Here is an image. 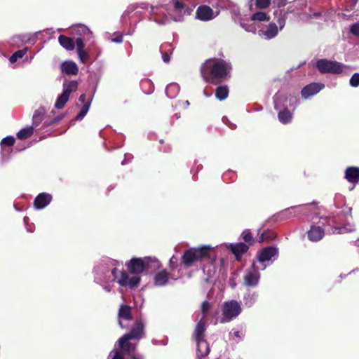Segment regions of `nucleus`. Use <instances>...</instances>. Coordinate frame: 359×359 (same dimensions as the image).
Masks as SVG:
<instances>
[{
	"mask_svg": "<svg viewBox=\"0 0 359 359\" xmlns=\"http://www.w3.org/2000/svg\"><path fill=\"white\" fill-rule=\"evenodd\" d=\"M307 208L305 205H299L291 207L285 210L282 214L285 216L287 218H289L292 216L298 215L302 212L304 211Z\"/></svg>",
	"mask_w": 359,
	"mask_h": 359,
	"instance_id": "obj_28",
	"label": "nucleus"
},
{
	"mask_svg": "<svg viewBox=\"0 0 359 359\" xmlns=\"http://www.w3.org/2000/svg\"><path fill=\"white\" fill-rule=\"evenodd\" d=\"M218 15V12H215L210 6L202 5L198 7L196 12V18L201 21H209Z\"/></svg>",
	"mask_w": 359,
	"mask_h": 359,
	"instance_id": "obj_12",
	"label": "nucleus"
},
{
	"mask_svg": "<svg viewBox=\"0 0 359 359\" xmlns=\"http://www.w3.org/2000/svg\"><path fill=\"white\" fill-rule=\"evenodd\" d=\"M278 250L276 247H266L262 250L257 255L258 261L263 264L262 269L276 259L278 257Z\"/></svg>",
	"mask_w": 359,
	"mask_h": 359,
	"instance_id": "obj_10",
	"label": "nucleus"
},
{
	"mask_svg": "<svg viewBox=\"0 0 359 359\" xmlns=\"http://www.w3.org/2000/svg\"><path fill=\"white\" fill-rule=\"evenodd\" d=\"M346 179L351 183H357L359 182V168L350 167L346 170Z\"/></svg>",
	"mask_w": 359,
	"mask_h": 359,
	"instance_id": "obj_23",
	"label": "nucleus"
},
{
	"mask_svg": "<svg viewBox=\"0 0 359 359\" xmlns=\"http://www.w3.org/2000/svg\"><path fill=\"white\" fill-rule=\"evenodd\" d=\"M233 20L235 22L239 21L241 27H243L246 32H252V33L256 32L257 27H256V25L254 22V21H251L250 20L248 22H245L243 20H239L237 18V14L236 13H234V15H233Z\"/></svg>",
	"mask_w": 359,
	"mask_h": 359,
	"instance_id": "obj_26",
	"label": "nucleus"
},
{
	"mask_svg": "<svg viewBox=\"0 0 359 359\" xmlns=\"http://www.w3.org/2000/svg\"><path fill=\"white\" fill-rule=\"evenodd\" d=\"M292 12V10L290 9H288L287 11L282 9H277L274 11V18L279 25L280 30L283 29L285 27L287 14Z\"/></svg>",
	"mask_w": 359,
	"mask_h": 359,
	"instance_id": "obj_20",
	"label": "nucleus"
},
{
	"mask_svg": "<svg viewBox=\"0 0 359 359\" xmlns=\"http://www.w3.org/2000/svg\"><path fill=\"white\" fill-rule=\"evenodd\" d=\"M180 276L169 274L166 271L163 270L156 273L154 276V284L156 286H164L170 283L172 280H177Z\"/></svg>",
	"mask_w": 359,
	"mask_h": 359,
	"instance_id": "obj_13",
	"label": "nucleus"
},
{
	"mask_svg": "<svg viewBox=\"0 0 359 359\" xmlns=\"http://www.w3.org/2000/svg\"><path fill=\"white\" fill-rule=\"evenodd\" d=\"M177 257L175 255H173L169 261V266L171 271H174L175 267L177 266Z\"/></svg>",
	"mask_w": 359,
	"mask_h": 359,
	"instance_id": "obj_46",
	"label": "nucleus"
},
{
	"mask_svg": "<svg viewBox=\"0 0 359 359\" xmlns=\"http://www.w3.org/2000/svg\"><path fill=\"white\" fill-rule=\"evenodd\" d=\"M185 104H186L187 106H189V101H186V102H185Z\"/></svg>",
	"mask_w": 359,
	"mask_h": 359,
	"instance_id": "obj_61",
	"label": "nucleus"
},
{
	"mask_svg": "<svg viewBox=\"0 0 359 359\" xmlns=\"http://www.w3.org/2000/svg\"><path fill=\"white\" fill-rule=\"evenodd\" d=\"M320 15H321V13L316 12V13H313V14H311L310 15V18H317L320 17Z\"/></svg>",
	"mask_w": 359,
	"mask_h": 359,
	"instance_id": "obj_54",
	"label": "nucleus"
},
{
	"mask_svg": "<svg viewBox=\"0 0 359 359\" xmlns=\"http://www.w3.org/2000/svg\"><path fill=\"white\" fill-rule=\"evenodd\" d=\"M258 293L257 292L249 291L243 297V302L245 306L252 307L257 302Z\"/></svg>",
	"mask_w": 359,
	"mask_h": 359,
	"instance_id": "obj_27",
	"label": "nucleus"
},
{
	"mask_svg": "<svg viewBox=\"0 0 359 359\" xmlns=\"http://www.w3.org/2000/svg\"><path fill=\"white\" fill-rule=\"evenodd\" d=\"M259 279L260 273L255 263H253L243 276V284L246 287H255L257 286Z\"/></svg>",
	"mask_w": 359,
	"mask_h": 359,
	"instance_id": "obj_11",
	"label": "nucleus"
},
{
	"mask_svg": "<svg viewBox=\"0 0 359 359\" xmlns=\"http://www.w3.org/2000/svg\"><path fill=\"white\" fill-rule=\"evenodd\" d=\"M116 260L106 258L98 263L94 269L95 281L102 286L107 292H110L113 283L116 282L121 286H133L137 282V278H129L124 271L117 270Z\"/></svg>",
	"mask_w": 359,
	"mask_h": 359,
	"instance_id": "obj_1",
	"label": "nucleus"
},
{
	"mask_svg": "<svg viewBox=\"0 0 359 359\" xmlns=\"http://www.w3.org/2000/svg\"><path fill=\"white\" fill-rule=\"evenodd\" d=\"M330 222V219L327 217H321L319 220L318 224H321L322 226H325L327 223H329Z\"/></svg>",
	"mask_w": 359,
	"mask_h": 359,
	"instance_id": "obj_50",
	"label": "nucleus"
},
{
	"mask_svg": "<svg viewBox=\"0 0 359 359\" xmlns=\"http://www.w3.org/2000/svg\"><path fill=\"white\" fill-rule=\"evenodd\" d=\"M353 230V226H351L350 228L343 227L341 229H340V231L339 232V233H344V232H347V231H351Z\"/></svg>",
	"mask_w": 359,
	"mask_h": 359,
	"instance_id": "obj_52",
	"label": "nucleus"
},
{
	"mask_svg": "<svg viewBox=\"0 0 359 359\" xmlns=\"http://www.w3.org/2000/svg\"><path fill=\"white\" fill-rule=\"evenodd\" d=\"M118 323L121 327H124L122 320H130L132 319L131 308L129 306L122 305L118 311Z\"/></svg>",
	"mask_w": 359,
	"mask_h": 359,
	"instance_id": "obj_22",
	"label": "nucleus"
},
{
	"mask_svg": "<svg viewBox=\"0 0 359 359\" xmlns=\"http://www.w3.org/2000/svg\"><path fill=\"white\" fill-rule=\"evenodd\" d=\"M28 219H29L28 217H24V222L26 224L27 222L28 221Z\"/></svg>",
	"mask_w": 359,
	"mask_h": 359,
	"instance_id": "obj_60",
	"label": "nucleus"
},
{
	"mask_svg": "<svg viewBox=\"0 0 359 359\" xmlns=\"http://www.w3.org/2000/svg\"><path fill=\"white\" fill-rule=\"evenodd\" d=\"M34 133L32 127H27L21 129L18 133L17 137L20 140H25L29 137Z\"/></svg>",
	"mask_w": 359,
	"mask_h": 359,
	"instance_id": "obj_33",
	"label": "nucleus"
},
{
	"mask_svg": "<svg viewBox=\"0 0 359 359\" xmlns=\"http://www.w3.org/2000/svg\"><path fill=\"white\" fill-rule=\"evenodd\" d=\"M350 32L353 35H355V36L359 35V22H356L351 26Z\"/></svg>",
	"mask_w": 359,
	"mask_h": 359,
	"instance_id": "obj_47",
	"label": "nucleus"
},
{
	"mask_svg": "<svg viewBox=\"0 0 359 359\" xmlns=\"http://www.w3.org/2000/svg\"><path fill=\"white\" fill-rule=\"evenodd\" d=\"M80 61L82 63H86L89 60V54L85 50H81L77 52Z\"/></svg>",
	"mask_w": 359,
	"mask_h": 359,
	"instance_id": "obj_41",
	"label": "nucleus"
},
{
	"mask_svg": "<svg viewBox=\"0 0 359 359\" xmlns=\"http://www.w3.org/2000/svg\"><path fill=\"white\" fill-rule=\"evenodd\" d=\"M266 233H262V236L259 237V238L258 239V241L259 242H262V241H264V240H266L267 238L266 236Z\"/></svg>",
	"mask_w": 359,
	"mask_h": 359,
	"instance_id": "obj_55",
	"label": "nucleus"
},
{
	"mask_svg": "<svg viewBox=\"0 0 359 359\" xmlns=\"http://www.w3.org/2000/svg\"><path fill=\"white\" fill-rule=\"evenodd\" d=\"M69 96L67 95L66 93H62L60 95L55 103V107L57 109H61L64 107L65 104L69 100Z\"/></svg>",
	"mask_w": 359,
	"mask_h": 359,
	"instance_id": "obj_32",
	"label": "nucleus"
},
{
	"mask_svg": "<svg viewBox=\"0 0 359 359\" xmlns=\"http://www.w3.org/2000/svg\"><path fill=\"white\" fill-rule=\"evenodd\" d=\"M90 106V102H86L83 105L80 113L76 116L75 120L76 121H81L84 118V116L86 115V114L88 113Z\"/></svg>",
	"mask_w": 359,
	"mask_h": 359,
	"instance_id": "obj_37",
	"label": "nucleus"
},
{
	"mask_svg": "<svg viewBox=\"0 0 359 359\" xmlns=\"http://www.w3.org/2000/svg\"><path fill=\"white\" fill-rule=\"evenodd\" d=\"M108 359H123V356L118 351L114 349L110 352Z\"/></svg>",
	"mask_w": 359,
	"mask_h": 359,
	"instance_id": "obj_43",
	"label": "nucleus"
},
{
	"mask_svg": "<svg viewBox=\"0 0 359 359\" xmlns=\"http://www.w3.org/2000/svg\"><path fill=\"white\" fill-rule=\"evenodd\" d=\"M271 2V0H255V5L259 8H265L270 5Z\"/></svg>",
	"mask_w": 359,
	"mask_h": 359,
	"instance_id": "obj_42",
	"label": "nucleus"
},
{
	"mask_svg": "<svg viewBox=\"0 0 359 359\" xmlns=\"http://www.w3.org/2000/svg\"><path fill=\"white\" fill-rule=\"evenodd\" d=\"M151 7H154V6H149V4H147V3H140V4H131L124 11L122 17L123 18H126L127 16H129V15L130 13H132L133 12H134V11H135V13L141 14L143 12H144L145 11H147L149 8H150V10H151V17H150V19L151 20H153L152 18H151L152 15H153V11H152Z\"/></svg>",
	"mask_w": 359,
	"mask_h": 359,
	"instance_id": "obj_14",
	"label": "nucleus"
},
{
	"mask_svg": "<svg viewBox=\"0 0 359 359\" xmlns=\"http://www.w3.org/2000/svg\"><path fill=\"white\" fill-rule=\"evenodd\" d=\"M242 311L241 303L236 300L226 301L222 306V317L219 320L222 323L231 321Z\"/></svg>",
	"mask_w": 359,
	"mask_h": 359,
	"instance_id": "obj_8",
	"label": "nucleus"
},
{
	"mask_svg": "<svg viewBox=\"0 0 359 359\" xmlns=\"http://www.w3.org/2000/svg\"><path fill=\"white\" fill-rule=\"evenodd\" d=\"M60 44L67 50H73L75 48V42L71 37L60 35L58 37Z\"/></svg>",
	"mask_w": 359,
	"mask_h": 359,
	"instance_id": "obj_25",
	"label": "nucleus"
},
{
	"mask_svg": "<svg viewBox=\"0 0 359 359\" xmlns=\"http://www.w3.org/2000/svg\"><path fill=\"white\" fill-rule=\"evenodd\" d=\"M242 236L243 240L247 243H250L252 240V234L248 230L244 231L242 233Z\"/></svg>",
	"mask_w": 359,
	"mask_h": 359,
	"instance_id": "obj_45",
	"label": "nucleus"
},
{
	"mask_svg": "<svg viewBox=\"0 0 359 359\" xmlns=\"http://www.w3.org/2000/svg\"><path fill=\"white\" fill-rule=\"evenodd\" d=\"M144 335V325L141 321L137 322L130 332L124 334L118 339V345L121 348L128 354L131 359H143V356L135 353L136 344L130 342L131 339L139 340Z\"/></svg>",
	"mask_w": 359,
	"mask_h": 359,
	"instance_id": "obj_4",
	"label": "nucleus"
},
{
	"mask_svg": "<svg viewBox=\"0 0 359 359\" xmlns=\"http://www.w3.org/2000/svg\"><path fill=\"white\" fill-rule=\"evenodd\" d=\"M316 67L322 74H340L347 67L337 61H331L327 59L318 60L316 62Z\"/></svg>",
	"mask_w": 359,
	"mask_h": 359,
	"instance_id": "obj_9",
	"label": "nucleus"
},
{
	"mask_svg": "<svg viewBox=\"0 0 359 359\" xmlns=\"http://www.w3.org/2000/svg\"><path fill=\"white\" fill-rule=\"evenodd\" d=\"M15 143V138L13 136H8L4 137L1 142V144L2 147L4 146H8L11 147Z\"/></svg>",
	"mask_w": 359,
	"mask_h": 359,
	"instance_id": "obj_40",
	"label": "nucleus"
},
{
	"mask_svg": "<svg viewBox=\"0 0 359 359\" xmlns=\"http://www.w3.org/2000/svg\"><path fill=\"white\" fill-rule=\"evenodd\" d=\"M86 39H83L82 37H77L76 39L75 46H76L77 52L83 50L85 47V41Z\"/></svg>",
	"mask_w": 359,
	"mask_h": 359,
	"instance_id": "obj_39",
	"label": "nucleus"
},
{
	"mask_svg": "<svg viewBox=\"0 0 359 359\" xmlns=\"http://www.w3.org/2000/svg\"><path fill=\"white\" fill-rule=\"evenodd\" d=\"M141 86H142V88H144V86H151L152 83H151V82L149 80L147 79V80H144V81H142Z\"/></svg>",
	"mask_w": 359,
	"mask_h": 359,
	"instance_id": "obj_51",
	"label": "nucleus"
},
{
	"mask_svg": "<svg viewBox=\"0 0 359 359\" xmlns=\"http://www.w3.org/2000/svg\"><path fill=\"white\" fill-rule=\"evenodd\" d=\"M271 2L278 7L283 6L285 5L286 0H271Z\"/></svg>",
	"mask_w": 359,
	"mask_h": 359,
	"instance_id": "obj_49",
	"label": "nucleus"
},
{
	"mask_svg": "<svg viewBox=\"0 0 359 359\" xmlns=\"http://www.w3.org/2000/svg\"><path fill=\"white\" fill-rule=\"evenodd\" d=\"M269 20V17L265 12L259 11L254 13L251 18V21H268Z\"/></svg>",
	"mask_w": 359,
	"mask_h": 359,
	"instance_id": "obj_34",
	"label": "nucleus"
},
{
	"mask_svg": "<svg viewBox=\"0 0 359 359\" xmlns=\"http://www.w3.org/2000/svg\"><path fill=\"white\" fill-rule=\"evenodd\" d=\"M262 36L266 39L274 38L278 33V29L275 23H270L265 30L261 31Z\"/></svg>",
	"mask_w": 359,
	"mask_h": 359,
	"instance_id": "obj_24",
	"label": "nucleus"
},
{
	"mask_svg": "<svg viewBox=\"0 0 359 359\" xmlns=\"http://www.w3.org/2000/svg\"><path fill=\"white\" fill-rule=\"evenodd\" d=\"M151 262L158 263V261L155 258L152 259L151 257H145L144 259L133 258L126 264L127 268L128 269V272L126 271L127 276L129 278H137V282L135 283V285L128 286L129 287L133 288L138 286L140 281V274L144 271L149 270Z\"/></svg>",
	"mask_w": 359,
	"mask_h": 359,
	"instance_id": "obj_6",
	"label": "nucleus"
},
{
	"mask_svg": "<svg viewBox=\"0 0 359 359\" xmlns=\"http://www.w3.org/2000/svg\"><path fill=\"white\" fill-rule=\"evenodd\" d=\"M111 41L114 43H121L123 41V35L117 34L116 37L111 39Z\"/></svg>",
	"mask_w": 359,
	"mask_h": 359,
	"instance_id": "obj_48",
	"label": "nucleus"
},
{
	"mask_svg": "<svg viewBox=\"0 0 359 359\" xmlns=\"http://www.w3.org/2000/svg\"><path fill=\"white\" fill-rule=\"evenodd\" d=\"M350 85L353 87L359 86V73H355L350 79Z\"/></svg>",
	"mask_w": 359,
	"mask_h": 359,
	"instance_id": "obj_44",
	"label": "nucleus"
},
{
	"mask_svg": "<svg viewBox=\"0 0 359 359\" xmlns=\"http://www.w3.org/2000/svg\"><path fill=\"white\" fill-rule=\"evenodd\" d=\"M43 114H44L43 111L40 110V109L34 111L32 120H33V124L35 126H37L42 121V120L43 118Z\"/></svg>",
	"mask_w": 359,
	"mask_h": 359,
	"instance_id": "obj_36",
	"label": "nucleus"
},
{
	"mask_svg": "<svg viewBox=\"0 0 359 359\" xmlns=\"http://www.w3.org/2000/svg\"><path fill=\"white\" fill-rule=\"evenodd\" d=\"M325 88V85L321 83H312L306 86H305L302 90V96L304 99H308L309 97L315 95L318 93H319L322 89Z\"/></svg>",
	"mask_w": 359,
	"mask_h": 359,
	"instance_id": "obj_15",
	"label": "nucleus"
},
{
	"mask_svg": "<svg viewBox=\"0 0 359 359\" xmlns=\"http://www.w3.org/2000/svg\"><path fill=\"white\" fill-rule=\"evenodd\" d=\"M219 248L229 249L236 256L237 259H239L243 253L248 251V245L243 243H238L236 244H222Z\"/></svg>",
	"mask_w": 359,
	"mask_h": 359,
	"instance_id": "obj_16",
	"label": "nucleus"
},
{
	"mask_svg": "<svg viewBox=\"0 0 359 359\" xmlns=\"http://www.w3.org/2000/svg\"><path fill=\"white\" fill-rule=\"evenodd\" d=\"M213 249L210 245H202L198 248H192L186 250L182 256V262L189 267L198 262L210 259V250Z\"/></svg>",
	"mask_w": 359,
	"mask_h": 359,
	"instance_id": "obj_7",
	"label": "nucleus"
},
{
	"mask_svg": "<svg viewBox=\"0 0 359 359\" xmlns=\"http://www.w3.org/2000/svg\"><path fill=\"white\" fill-rule=\"evenodd\" d=\"M27 231L29 232H33L34 229L31 227H27Z\"/></svg>",
	"mask_w": 359,
	"mask_h": 359,
	"instance_id": "obj_59",
	"label": "nucleus"
},
{
	"mask_svg": "<svg viewBox=\"0 0 359 359\" xmlns=\"http://www.w3.org/2000/svg\"><path fill=\"white\" fill-rule=\"evenodd\" d=\"M203 94L207 97H209L210 96V94H208L205 90L203 91Z\"/></svg>",
	"mask_w": 359,
	"mask_h": 359,
	"instance_id": "obj_58",
	"label": "nucleus"
},
{
	"mask_svg": "<svg viewBox=\"0 0 359 359\" xmlns=\"http://www.w3.org/2000/svg\"><path fill=\"white\" fill-rule=\"evenodd\" d=\"M153 91V89L151 88L147 93H151Z\"/></svg>",
	"mask_w": 359,
	"mask_h": 359,
	"instance_id": "obj_63",
	"label": "nucleus"
},
{
	"mask_svg": "<svg viewBox=\"0 0 359 359\" xmlns=\"http://www.w3.org/2000/svg\"><path fill=\"white\" fill-rule=\"evenodd\" d=\"M79 100L83 103L85 104V100H86V95L84 94L81 95L80 97H79Z\"/></svg>",
	"mask_w": 359,
	"mask_h": 359,
	"instance_id": "obj_56",
	"label": "nucleus"
},
{
	"mask_svg": "<svg viewBox=\"0 0 359 359\" xmlns=\"http://www.w3.org/2000/svg\"><path fill=\"white\" fill-rule=\"evenodd\" d=\"M211 308L212 305L210 302H203L201 306V311L196 316L195 320L197 321V324L194 331V338L197 346V359L207 356L210 352V347L204 338V332L206 330L208 319L211 313Z\"/></svg>",
	"mask_w": 359,
	"mask_h": 359,
	"instance_id": "obj_2",
	"label": "nucleus"
},
{
	"mask_svg": "<svg viewBox=\"0 0 359 359\" xmlns=\"http://www.w3.org/2000/svg\"><path fill=\"white\" fill-rule=\"evenodd\" d=\"M72 32L78 37H82L86 40H90L93 38L92 32L84 25H77L72 27Z\"/></svg>",
	"mask_w": 359,
	"mask_h": 359,
	"instance_id": "obj_17",
	"label": "nucleus"
},
{
	"mask_svg": "<svg viewBox=\"0 0 359 359\" xmlns=\"http://www.w3.org/2000/svg\"><path fill=\"white\" fill-rule=\"evenodd\" d=\"M234 335L236 337H239V338H242V334L241 333L239 332V331H236L234 332Z\"/></svg>",
	"mask_w": 359,
	"mask_h": 359,
	"instance_id": "obj_57",
	"label": "nucleus"
},
{
	"mask_svg": "<svg viewBox=\"0 0 359 359\" xmlns=\"http://www.w3.org/2000/svg\"><path fill=\"white\" fill-rule=\"evenodd\" d=\"M162 58L165 62H168L170 60V56L167 53H163L162 55Z\"/></svg>",
	"mask_w": 359,
	"mask_h": 359,
	"instance_id": "obj_53",
	"label": "nucleus"
},
{
	"mask_svg": "<svg viewBox=\"0 0 359 359\" xmlns=\"http://www.w3.org/2000/svg\"><path fill=\"white\" fill-rule=\"evenodd\" d=\"M62 72L67 75H76L79 68L74 62L67 60L61 65Z\"/></svg>",
	"mask_w": 359,
	"mask_h": 359,
	"instance_id": "obj_21",
	"label": "nucleus"
},
{
	"mask_svg": "<svg viewBox=\"0 0 359 359\" xmlns=\"http://www.w3.org/2000/svg\"><path fill=\"white\" fill-rule=\"evenodd\" d=\"M229 127H230L231 129H234V128H235V127H234V126H229Z\"/></svg>",
	"mask_w": 359,
	"mask_h": 359,
	"instance_id": "obj_64",
	"label": "nucleus"
},
{
	"mask_svg": "<svg viewBox=\"0 0 359 359\" xmlns=\"http://www.w3.org/2000/svg\"><path fill=\"white\" fill-rule=\"evenodd\" d=\"M78 82L76 81H70L63 84V93L70 96V94L76 90Z\"/></svg>",
	"mask_w": 359,
	"mask_h": 359,
	"instance_id": "obj_30",
	"label": "nucleus"
},
{
	"mask_svg": "<svg viewBox=\"0 0 359 359\" xmlns=\"http://www.w3.org/2000/svg\"><path fill=\"white\" fill-rule=\"evenodd\" d=\"M308 238L311 241L316 242L323 238L325 230L320 226H311L307 232Z\"/></svg>",
	"mask_w": 359,
	"mask_h": 359,
	"instance_id": "obj_18",
	"label": "nucleus"
},
{
	"mask_svg": "<svg viewBox=\"0 0 359 359\" xmlns=\"http://www.w3.org/2000/svg\"><path fill=\"white\" fill-rule=\"evenodd\" d=\"M28 48L17 50L10 57L9 60L11 63L15 62L18 59L22 58L27 52Z\"/></svg>",
	"mask_w": 359,
	"mask_h": 359,
	"instance_id": "obj_35",
	"label": "nucleus"
},
{
	"mask_svg": "<svg viewBox=\"0 0 359 359\" xmlns=\"http://www.w3.org/2000/svg\"><path fill=\"white\" fill-rule=\"evenodd\" d=\"M125 163H126V161H123L121 162V164H122V165H124Z\"/></svg>",
	"mask_w": 359,
	"mask_h": 359,
	"instance_id": "obj_62",
	"label": "nucleus"
},
{
	"mask_svg": "<svg viewBox=\"0 0 359 359\" xmlns=\"http://www.w3.org/2000/svg\"><path fill=\"white\" fill-rule=\"evenodd\" d=\"M51 195L46 193L39 194L34 200V207L41 210L46 207L51 201Z\"/></svg>",
	"mask_w": 359,
	"mask_h": 359,
	"instance_id": "obj_19",
	"label": "nucleus"
},
{
	"mask_svg": "<svg viewBox=\"0 0 359 359\" xmlns=\"http://www.w3.org/2000/svg\"><path fill=\"white\" fill-rule=\"evenodd\" d=\"M229 95V88L227 86H218L215 90V96L217 100H224Z\"/></svg>",
	"mask_w": 359,
	"mask_h": 359,
	"instance_id": "obj_31",
	"label": "nucleus"
},
{
	"mask_svg": "<svg viewBox=\"0 0 359 359\" xmlns=\"http://www.w3.org/2000/svg\"><path fill=\"white\" fill-rule=\"evenodd\" d=\"M180 92V86L176 83H172L167 86L165 89V93L167 96L170 98H175Z\"/></svg>",
	"mask_w": 359,
	"mask_h": 359,
	"instance_id": "obj_29",
	"label": "nucleus"
},
{
	"mask_svg": "<svg viewBox=\"0 0 359 359\" xmlns=\"http://www.w3.org/2000/svg\"><path fill=\"white\" fill-rule=\"evenodd\" d=\"M231 69L230 63L217 59L207 60L201 67V74L206 82L216 83L225 79Z\"/></svg>",
	"mask_w": 359,
	"mask_h": 359,
	"instance_id": "obj_3",
	"label": "nucleus"
},
{
	"mask_svg": "<svg viewBox=\"0 0 359 359\" xmlns=\"http://www.w3.org/2000/svg\"><path fill=\"white\" fill-rule=\"evenodd\" d=\"M90 106V102H86L83 105L80 113L76 116L75 120L76 121H81L84 118V116L86 115V114L88 113Z\"/></svg>",
	"mask_w": 359,
	"mask_h": 359,
	"instance_id": "obj_38",
	"label": "nucleus"
},
{
	"mask_svg": "<svg viewBox=\"0 0 359 359\" xmlns=\"http://www.w3.org/2000/svg\"><path fill=\"white\" fill-rule=\"evenodd\" d=\"M273 102L275 109L278 111V116L280 122L283 124L290 123L292 114L287 110V107L297 104V98L279 92L275 95Z\"/></svg>",
	"mask_w": 359,
	"mask_h": 359,
	"instance_id": "obj_5",
	"label": "nucleus"
}]
</instances>
